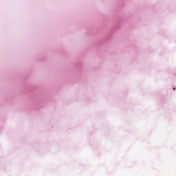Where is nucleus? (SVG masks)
Here are the masks:
<instances>
[{
    "label": "nucleus",
    "mask_w": 176,
    "mask_h": 176,
    "mask_svg": "<svg viewBox=\"0 0 176 176\" xmlns=\"http://www.w3.org/2000/svg\"><path fill=\"white\" fill-rule=\"evenodd\" d=\"M173 90H175V87L173 88Z\"/></svg>",
    "instance_id": "f257e3e1"
}]
</instances>
